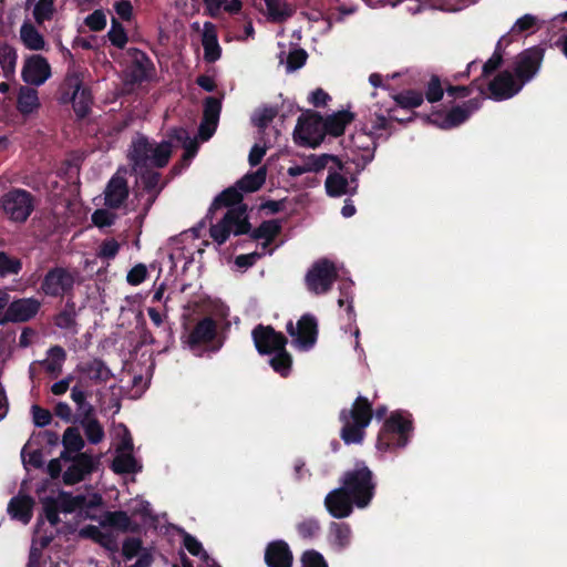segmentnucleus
<instances>
[{
	"instance_id": "obj_1",
	"label": "nucleus",
	"mask_w": 567,
	"mask_h": 567,
	"mask_svg": "<svg viewBox=\"0 0 567 567\" xmlns=\"http://www.w3.org/2000/svg\"><path fill=\"white\" fill-rule=\"evenodd\" d=\"M542 59L543 50L538 48H532L520 53L515 68L519 81L514 80L509 72L501 73L489 84L492 97L501 101L518 93L523 84L537 73Z\"/></svg>"
},
{
	"instance_id": "obj_2",
	"label": "nucleus",
	"mask_w": 567,
	"mask_h": 567,
	"mask_svg": "<svg viewBox=\"0 0 567 567\" xmlns=\"http://www.w3.org/2000/svg\"><path fill=\"white\" fill-rule=\"evenodd\" d=\"M172 155V145L169 142H150L144 136H137L133 142L128 153L134 172H143L148 168L164 167Z\"/></svg>"
},
{
	"instance_id": "obj_3",
	"label": "nucleus",
	"mask_w": 567,
	"mask_h": 567,
	"mask_svg": "<svg viewBox=\"0 0 567 567\" xmlns=\"http://www.w3.org/2000/svg\"><path fill=\"white\" fill-rule=\"evenodd\" d=\"M372 419L371 403L364 396H358L351 410L342 411L341 437L346 444L361 443L364 430Z\"/></svg>"
},
{
	"instance_id": "obj_4",
	"label": "nucleus",
	"mask_w": 567,
	"mask_h": 567,
	"mask_svg": "<svg viewBox=\"0 0 567 567\" xmlns=\"http://www.w3.org/2000/svg\"><path fill=\"white\" fill-rule=\"evenodd\" d=\"M342 484L358 507H365L373 497L374 484L371 471L363 464L344 474Z\"/></svg>"
},
{
	"instance_id": "obj_5",
	"label": "nucleus",
	"mask_w": 567,
	"mask_h": 567,
	"mask_svg": "<svg viewBox=\"0 0 567 567\" xmlns=\"http://www.w3.org/2000/svg\"><path fill=\"white\" fill-rule=\"evenodd\" d=\"M266 177L267 168L265 166L259 167L256 172L247 173L236 183L235 187L224 190L215 199L210 209H217L220 206H236L241 200V192L252 193L258 190L265 184Z\"/></svg>"
},
{
	"instance_id": "obj_6",
	"label": "nucleus",
	"mask_w": 567,
	"mask_h": 567,
	"mask_svg": "<svg viewBox=\"0 0 567 567\" xmlns=\"http://www.w3.org/2000/svg\"><path fill=\"white\" fill-rule=\"evenodd\" d=\"M114 436L121 442L116 445V454L112 463L115 473H136L141 471L138 461L133 455V442L128 430L123 424L113 429Z\"/></svg>"
},
{
	"instance_id": "obj_7",
	"label": "nucleus",
	"mask_w": 567,
	"mask_h": 567,
	"mask_svg": "<svg viewBox=\"0 0 567 567\" xmlns=\"http://www.w3.org/2000/svg\"><path fill=\"white\" fill-rule=\"evenodd\" d=\"M410 429L411 422L408 419L400 413H393L378 437L377 447L386 451L405 446Z\"/></svg>"
},
{
	"instance_id": "obj_8",
	"label": "nucleus",
	"mask_w": 567,
	"mask_h": 567,
	"mask_svg": "<svg viewBox=\"0 0 567 567\" xmlns=\"http://www.w3.org/2000/svg\"><path fill=\"white\" fill-rule=\"evenodd\" d=\"M230 206L223 219L210 228L212 238L219 245L224 244L230 234H243L247 228L245 209L241 206Z\"/></svg>"
},
{
	"instance_id": "obj_9",
	"label": "nucleus",
	"mask_w": 567,
	"mask_h": 567,
	"mask_svg": "<svg viewBox=\"0 0 567 567\" xmlns=\"http://www.w3.org/2000/svg\"><path fill=\"white\" fill-rule=\"evenodd\" d=\"M0 206L14 221H24L33 210V200L29 192L12 189L0 198Z\"/></svg>"
},
{
	"instance_id": "obj_10",
	"label": "nucleus",
	"mask_w": 567,
	"mask_h": 567,
	"mask_svg": "<svg viewBox=\"0 0 567 567\" xmlns=\"http://www.w3.org/2000/svg\"><path fill=\"white\" fill-rule=\"evenodd\" d=\"M63 102H72L79 116H84L90 107V93L82 86V80L76 71H69L63 83Z\"/></svg>"
},
{
	"instance_id": "obj_11",
	"label": "nucleus",
	"mask_w": 567,
	"mask_h": 567,
	"mask_svg": "<svg viewBox=\"0 0 567 567\" xmlns=\"http://www.w3.org/2000/svg\"><path fill=\"white\" fill-rule=\"evenodd\" d=\"M337 278L336 266L327 259L312 265L306 275V285L309 291L322 295L329 291Z\"/></svg>"
},
{
	"instance_id": "obj_12",
	"label": "nucleus",
	"mask_w": 567,
	"mask_h": 567,
	"mask_svg": "<svg viewBox=\"0 0 567 567\" xmlns=\"http://www.w3.org/2000/svg\"><path fill=\"white\" fill-rule=\"evenodd\" d=\"M84 501L82 496L73 497L68 493L56 492L54 496L44 497L42 504L47 519L56 525L60 513H72L83 507Z\"/></svg>"
},
{
	"instance_id": "obj_13",
	"label": "nucleus",
	"mask_w": 567,
	"mask_h": 567,
	"mask_svg": "<svg viewBox=\"0 0 567 567\" xmlns=\"http://www.w3.org/2000/svg\"><path fill=\"white\" fill-rule=\"evenodd\" d=\"M322 121L316 114L305 115L298 120L293 140L301 146L317 147L323 140Z\"/></svg>"
},
{
	"instance_id": "obj_14",
	"label": "nucleus",
	"mask_w": 567,
	"mask_h": 567,
	"mask_svg": "<svg viewBox=\"0 0 567 567\" xmlns=\"http://www.w3.org/2000/svg\"><path fill=\"white\" fill-rule=\"evenodd\" d=\"M78 278V271H71L64 268H54L45 275L41 289L47 296H63L73 288Z\"/></svg>"
},
{
	"instance_id": "obj_15",
	"label": "nucleus",
	"mask_w": 567,
	"mask_h": 567,
	"mask_svg": "<svg viewBox=\"0 0 567 567\" xmlns=\"http://www.w3.org/2000/svg\"><path fill=\"white\" fill-rule=\"evenodd\" d=\"M329 164H336L340 168V161L336 156L329 154H310L301 156L299 161H295L287 173L291 177L307 173H319L327 168Z\"/></svg>"
},
{
	"instance_id": "obj_16",
	"label": "nucleus",
	"mask_w": 567,
	"mask_h": 567,
	"mask_svg": "<svg viewBox=\"0 0 567 567\" xmlns=\"http://www.w3.org/2000/svg\"><path fill=\"white\" fill-rule=\"evenodd\" d=\"M327 168L329 175L326 179V189L329 196L340 197L355 192L357 181L354 177H348V172L341 163L340 168L336 164H329Z\"/></svg>"
},
{
	"instance_id": "obj_17",
	"label": "nucleus",
	"mask_w": 567,
	"mask_h": 567,
	"mask_svg": "<svg viewBox=\"0 0 567 567\" xmlns=\"http://www.w3.org/2000/svg\"><path fill=\"white\" fill-rule=\"evenodd\" d=\"M287 330L299 349L308 350L317 340V321L312 316H302L296 328L291 321L288 322Z\"/></svg>"
},
{
	"instance_id": "obj_18",
	"label": "nucleus",
	"mask_w": 567,
	"mask_h": 567,
	"mask_svg": "<svg viewBox=\"0 0 567 567\" xmlns=\"http://www.w3.org/2000/svg\"><path fill=\"white\" fill-rule=\"evenodd\" d=\"M25 83L40 86L51 76V66L48 60L39 54L25 59L21 72Z\"/></svg>"
},
{
	"instance_id": "obj_19",
	"label": "nucleus",
	"mask_w": 567,
	"mask_h": 567,
	"mask_svg": "<svg viewBox=\"0 0 567 567\" xmlns=\"http://www.w3.org/2000/svg\"><path fill=\"white\" fill-rule=\"evenodd\" d=\"M41 302L35 298H21L12 301L2 315L1 321L24 322L40 310Z\"/></svg>"
},
{
	"instance_id": "obj_20",
	"label": "nucleus",
	"mask_w": 567,
	"mask_h": 567,
	"mask_svg": "<svg viewBox=\"0 0 567 567\" xmlns=\"http://www.w3.org/2000/svg\"><path fill=\"white\" fill-rule=\"evenodd\" d=\"M252 339L260 353H276L286 344V338L270 327L258 326L252 331Z\"/></svg>"
},
{
	"instance_id": "obj_21",
	"label": "nucleus",
	"mask_w": 567,
	"mask_h": 567,
	"mask_svg": "<svg viewBox=\"0 0 567 567\" xmlns=\"http://www.w3.org/2000/svg\"><path fill=\"white\" fill-rule=\"evenodd\" d=\"M353 499L344 486L331 491L324 499L327 511L336 518L348 517L352 513Z\"/></svg>"
},
{
	"instance_id": "obj_22",
	"label": "nucleus",
	"mask_w": 567,
	"mask_h": 567,
	"mask_svg": "<svg viewBox=\"0 0 567 567\" xmlns=\"http://www.w3.org/2000/svg\"><path fill=\"white\" fill-rule=\"evenodd\" d=\"M478 102L470 101L465 107H454L446 115L433 114L431 122L441 128H452L465 122L470 114L478 109Z\"/></svg>"
},
{
	"instance_id": "obj_23",
	"label": "nucleus",
	"mask_w": 567,
	"mask_h": 567,
	"mask_svg": "<svg viewBox=\"0 0 567 567\" xmlns=\"http://www.w3.org/2000/svg\"><path fill=\"white\" fill-rule=\"evenodd\" d=\"M124 173L125 171H117L105 188V205L111 208L121 207L128 196Z\"/></svg>"
},
{
	"instance_id": "obj_24",
	"label": "nucleus",
	"mask_w": 567,
	"mask_h": 567,
	"mask_svg": "<svg viewBox=\"0 0 567 567\" xmlns=\"http://www.w3.org/2000/svg\"><path fill=\"white\" fill-rule=\"evenodd\" d=\"M220 113V102L215 97H207L204 107V118L199 126V137L207 141L214 134Z\"/></svg>"
},
{
	"instance_id": "obj_25",
	"label": "nucleus",
	"mask_w": 567,
	"mask_h": 567,
	"mask_svg": "<svg viewBox=\"0 0 567 567\" xmlns=\"http://www.w3.org/2000/svg\"><path fill=\"white\" fill-rule=\"evenodd\" d=\"M94 461L86 454H80L76 456L72 464L66 468L63 474V481L65 484L72 485L84 478L85 475L93 471Z\"/></svg>"
},
{
	"instance_id": "obj_26",
	"label": "nucleus",
	"mask_w": 567,
	"mask_h": 567,
	"mask_svg": "<svg viewBox=\"0 0 567 567\" xmlns=\"http://www.w3.org/2000/svg\"><path fill=\"white\" fill-rule=\"evenodd\" d=\"M216 334V323L210 318L200 320L193 331L188 334L186 343L190 350L195 351L200 344L208 343Z\"/></svg>"
},
{
	"instance_id": "obj_27",
	"label": "nucleus",
	"mask_w": 567,
	"mask_h": 567,
	"mask_svg": "<svg viewBox=\"0 0 567 567\" xmlns=\"http://www.w3.org/2000/svg\"><path fill=\"white\" fill-rule=\"evenodd\" d=\"M80 536L90 538L111 551H115L117 549L116 535L112 530L106 529V527H102V525L85 526L80 530Z\"/></svg>"
},
{
	"instance_id": "obj_28",
	"label": "nucleus",
	"mask_w": 567,
	"mask_h": 567,
	"mask_svg": "<svg viewBox=\"0 0 567 567\" xmlns=\"http://www.w3.org/2000/svg\"><path fill=\"white\" fill-rule=\"evenodd\" d=\"M266 563L269 567H291L292 554L285 542L271 543L265 555Z\"/></svg>"
},
{
	"instance_id": "obj_29",
	"label": "nucleus",
	"mask_w": 567,
	"mask_h": 567,
	"mask_svg": "<svg viewBox=\"0 0 567 567\" xmlns=\"http://www.w3.org/2000/svg\"><path fill=\"white\" fill-rule=\"evenodd\" d=\"M202 43L204 48V59L207 62H215L220 58L221 48L218 43L216 27L212 22L204 23Z\"/></svg>"
},
{
	"instance_id": "obj_30",
	"label": "nucleus",
	"mask_w": 567,
	"mask_h": 567,
	"mask_svg": "<svg viewBox=\"0 0 567 567\" xmlns=\"http://www.w3.org/2000/svg\"><path fill=\"white\" fill-rule=\"evenodd\" d=\"M20 40L31 51H41L47 47L44 37L29 21L23 22L20 28Z\"/></svg>"
},
{
	"instance_id": "obj_31",
	"label": "nucleus",
	"mask_w": 567,
	"mask_h": 567,
	"mask_svg": "<svg viewBox=\"0 0 567 567\" xmlns=\"http://www.w3.org/2000/svg\"><path fill=\"white\" fill-rule=\"evenodd\" d=\"M78 371L82 379H89L95 382L109 380L111 372L109 368L100 360H92L79 365Z\"/></svg>"
},
{
	"instance_id": "obj_32",
	"label": "nucleus",
	"mask_w": 567,
	"mask_h": 567,
	"mask_svg": "<svg viewBox=\"0 0 567 567\" xmlns=\"http://www.w3.org/2000/svg\"><path fill=\"white\" fill-rule=\"evenodd\" d=\"M33 499L29 496H17L11 499L8 511L14 519L28 524L32 517Z\"/></svg>"
},
{
	"instance_id": "obj_33",
	"label": "nucleus",
	"mask_w": 567,
	"mask_h": 567,
	"mask_svg": "<svg viewBox=\"0 0 567 567\" xmlns=\"http://www.w3.org/2000/svg\"><path fill=\"white\" fill-rule=\"evenodd\" d=\"M203 2L212 17H217L223 11L236 14L243 8L241 0H203Z\"/></svg>"
},
{
	"instance_id": "obj_34",
	"label": "nucleus",
	"mask_w": 567,
	"mask_h": 567,
	"mask_svg": "<svg viewBox=\"0 0 567 567\" xmlns=\"http://www.w3.org/2000/svg\"><path fill=\"white\" fill-rule=\"evenodd\" d=\"M102 527H112L120 532L135 530V526L132 525L128 515L125 512H109L102 520Z\"/></svg>"
},
{
	"instance_id": "obj_35",
	"label": "nucleus",
	"mask_w": 567,
	"mask_h": 567,
	"mask_svg": "<svg viewBox=\"0 0 567 567\" xmlns=\"http://www.w3.org/2000/svg\"><path fill=\"white\" fill-rule=\"evenodd\" d=\"M353 116L349 112H338L326 120L323 133L327 132L333 136H339L344 132L346 126L352 121Z\"/></svg>"
},
{
	"instance_id": "obj_36",
	"label": "nucleus",
	"mask_w": 567,
	"mask_h": 567,
	"mask_svg": "<svg viewBox=\"0 0 567 567\" xmlns=\"http://www.w3.org/2000/svg\"><path fill=\"white\" fill-rule=\"evenodd\" d=\"M40 106L38 92L31 87H21L18 95V109L23 114H31Z\"/></svg>"
},
{
	"instance_id": "obj_37",
	"label": "nucleus",
	"mask_w": 567,
	"mask_h": 567,
	"mask_svg": "<svg viewBox=\"0 0 567 567\" xmlns=\"http://www.w3.org/2000/svg\"><path fill=\"white\" fill-rule=\"evenodd\" d=\"M265 3L271 21H284L293 13V7L286 0H265Z\"/></svg>"
},
{
	"instance_id": "obj_38",
	"label": "nucleus",
	"mask_w": 567,
	"mask_h": 567,
	"mask_svg": "<svg viewBox=\"0 0 567 567\" xmlns=\"http://www.w3.org/2000/svg\"><path fill=\"white\" fill-rule=\"evenodd\" d=\"M330 542L338 549H343L350 544L351 528L348 524L331 523L329 527Z\"/></svg>"
},
{
	"instance_id": "obj_39",
	"label": "nucleus",
	"mask_w": 567,
	"mask_h": 567,
	"mask_svg": "<svg viewBox=\"0 0 567 567\" xmlns=\"http://www.w3.org/2000/svg\"><path fill=\"white\" fill-rule=\"evenodd\" d=\"M65 358V351L61 347L55 346L49 349L48 357L43 360L42 364L48 372L58 374L62 370Z\"/></svg>"
},
{
	"instance_id": "obj_40",
	"label": "nucleus",
	"mask_w": 567,
	"mask_h": 567,
	"mask_svg": "<svg viewBox=\"0 0 567 567\" xmlns=\"http://www.w3.org/2000/svg\"><path fill=\"white\" fill-rule=\"evenodd\" d=\"M62 443L64 452L61 454V458H66L68 453H75L82 450L84 441L75 427H68L63 434Z\"/></svg>"
},
{
	"instance_id": "obj_41",
	"label": "nucleus",
	"mask_w": 567,
	"mask_h": 567,
	"mask_svg": "<svg viewBox=\"0 0 567 567\" xmlns=\"http://www.w3.org/2000/svg\"><path fill=\"white\" fill-rule=\"evenodd\" d=\"M280 231V225L276 220H268L262 223L254 233L255 238L262 239V250L266 251L267 246Z\"/></svg>"
},
{
	"instance_id": "obj_42",
	"label": "nucleus",
	"mask_w": 567,
	"mask_h": 567,
	"mask_svg": "<svg viewBox=\"0 0 567 567\" xmlns=\"http://www.w3.org/2000/svg\"><path fill=\"white\" fill-rule=\"evenodd\" d=\"M390 107H385L384 110L380 109L379 111H374L373 116L370 118V134L381 136L382 132L388 128L389 118H390Z\"/></svg>"
},
{
	"instance_id": "obj_43",
	"label": "nucleus",
	"mask_w": 567,
	"mask_h": 567,
	"mask_svg": "<svg viewBox=\"0 0 567 567\" xmlns=\"http://www.w3.org/2000/svg\"><path fill=\"white\" fill-rule=\"evenodd\" d=\"M55 0H39L33 9V18L38 24H43L53 18Z\"/></svg>"
},
{
	"instance_id": "obj_44",
	"label": "nucleus",
	"mask_w": 567,
	"mask_h": 567,
	"mask_svg": "<svg viewBox=\"0 0 567 567\" xmlns=\"http://www.w3.org/2000/svg\"><path fill=\"white\" fill-rule=\"evenodd\" d=\"M55 326L64 331L65 334L74 336L78 333L75 315L73 311L64 310L55 317Z\"/></svg>"
},
{
	"instance_id": "obj_45",
	"label": "nucleus",
	"mask_w": 567,
	"mask_h": 567,
	"mask_svg": "<svg viewBox=\"0 0 567 567\" xmlns=\"http://www.w3.org/2000/svg\"><path fill=\"white\" fill-rule=\"evenodd\" d=\"M270 365L282 377H286L289 373L291 368V358L285 351V348L275 353V355L270 359Z\"/></svg>"
},
{
	"instance_id": "obj_46",
	"label": "nucleus",
	"mask_w": 567,
	"mask_h": 567,
	"mask_svg": "<svg viewBox=\"0 0 567 567\" xmlns=\"http://www.w3.org/2000/svg\"><path fill=\"white\" fill-rule=\"evenodd\" d=\"M352 146L363 151L362 158L370 161L372 158L373 142L369 134L364 132L357 133L351 140Z\"/></svg>"
},
{
	"instance_id": "obj_47",
	"label": "nucleus",
	"mask_w": 567,
	"mask_h": 567,
	"mask_svg": "<svg viewBox=\"0 0 567 567\" xmlns=\"http://www.w3.org/2000/svg\"><path fill=\"white\" fill-rule=\"evenodd\" d=\"M138 176V182L150 192L157 193L158 183H159V174L153 168L144 169L141 172H135Z\"/></svg>"
},
{
	"instance_id": "obj_48",
	"label": "nucleus",
	"mask_w": 567,
	"mask_h": 567,
	"mask_svg": "<svg viewBox=\"0 0 567 567\" xmlns=\"http://www.w3.org/2000/svg\"><path fill=\"white\" fill-rule=\"evenodd\" d=\"M82 425L85 435L91 443L96 444L104 437V431L96 420L87 419L82 423Z\"/></svg>"
},
{
	"instance_id": "obj_49",
	"label": "nucleus",
	"mask_w": 567,
	"mask_h": 567,
	"mask_svg": "<svg viewBox=\"0 0 567 567\" xmlns=\"http://www.w3.org/2000/svg\"><path fill=\"white\" fill-rule=\"evenodd\" d=\"M394 100L402 107H417L423 102V95L416 91H406L395 95Z\"/></svg>"
},
{
	"instance_id": "obj_50",
	"label": "nucleus",
	"mask_w": 567,
	"mask_h": 567,
	"mask_svg": "<svg viewBox=\"0 0 567 567\" xmlns=\"http://www.w3.org/2000/svg\"><path fill=\"white\" fill-rule=\"evenodd\" d=\"M146 547L142 546V542L138 538L131 537L124 540L122 545V555L125 560L136 558Z\"/></svg>"
},
{
	"instance_id": "obj_51",
	"label": "nucleus",
	"mask_w": 567,
	"mask_h": 567,
	"mask_svg": "<svg viewBox=\"0 0 567 567\" xmlns=\"http://www.w3.org/2000/svg\"><path fill=\"white\" fill-rule=\"evenodd\" d=\"M110 41L117 48H124L127 43V35L124 28L116 19H112L111 29L107 33Z\"/></svg>"
},
{
	"instance_id": "obj_52",
	"label": "nucleus",
	"mask_w": 567,
	"mask_h": 567,
	"mask_svg": "<svg viewBox=\"0 0 567 567\" xmlns=\"http://www.w3.org/2000/svg\"><path fill=\"white\" fill-rule=\"evenodd\" d=\"M538 19L533 14H525L516 20L514 25L511 29L513 34H518L523 32L532 31L536 24Z\"/></svg>"
},
{
	"instance_id": "obj_53",
	"label": "nucleus",
	"mask_w": 567,
	"mask_h": 567,
	"mask_svg": "<svg viewBox=\"0 0 567 567\" xmlns=\"http://www.w3.org/2000/svg\"><path fill=\"white\" fill-rule=\"evenodd\" d=\"M297 529L302 538H312L319 533L320 524L315 518H308L299 523Z\"/></svg>"
},
{
	"instance_id": "obj_54",
	"label": "nucleus",
	"mask_w": 567,
	"mask_h": 567,
	"mask_svg": "<svg viewBox=\"0 0 567 567\" xmlns=\"http://www.w3.org/2000/svg\"><path fill=\"white\" fill-rule=\"evenodd\" d=\"M17 63V53L9 47L0 48V64L6 72H12Z\"/></svg>"
},
{
	"instance_id": "obj_55",
	"label": "nucleus",
	"mask_w": 567,
	"mask_h": 567,
	"mask_svg": "<svg viewBox=\"0 0 567 567\" xmlns=\"http://www.w3.org/2000/svg\"><path fill=\"white\" fill-rule=\"evenodd\" d=\"M146 277L147 267L144 264H137L127 272L126 280L131 286H138Z\"/></svg>"
},
{
	"instance_id": "obj_56",
	"label": "nucleus",
	"mask_w": 567,
	"mask_h": 567,
	"mask_svg": "<svg viewBox=\"0 0 567 567\" xmlns=\"http://www.w3.org/2000/svg\"><path fill=\"white\" fill-rule=\"evenodd\" d=\"M85 24L92 31H101L106 25V16L102 10H95L85 18Z\"/></svg>"
},
{
	"instance_id": "obj_57",
	"label": "nucleus",
	"mask_w": 567,
	"mask_h": 567,
	"mask_svg": "<svg viewBox=\"0 0 567 567\" xmlns=\"http://www.w3.org/2000/svg\"><path fill=\"white\" fill-rule=\"evenodd\" d=\"M275 115L276 111L272 107H265L254 114L252 122L256 126L264 128L274 120Z\"/></svg>"
},
{
	"instance_id": "obj_58",
	"label": "nucleus",
	"mask_w": 567,
	"mask_h": 567,
	"mask_svg": "<svg viewBox=\"0 0 567 567\" xmlns=\"http://www.w3.org/2000/svg\"><path fill=\"white\" fill-rule=\"evenodd\" d=\"M302 567H328L324 558L316 550H308L302 556Z\"/></svg>"
},
{
	"instance_id": "obj_59",
	"label": "nucleus",
	"mask_w": 567,
	"mask_h": 567,
	"mask_svg": "<svg viewBox=\"0 0 567 567\" xmlns=\"http://www.w3.org/2000/svg\"><path fill=\"white\" fill-rule=\"evenodd\" d=\"M132 512L134 515H140L145 523L152 518L150 503L141 498H135L132 501Z\"/></svg>"
},
{
	"instance_id": "obj_60",
	"label": "nucleus",
	"mask_w": 567,
	"mask_h": 567,
	"mask_svg": "<svg viewBox=\"0 0 567 567\" xmlns=\"http://www.w3.org/2000/svg\"><path fill=\"white\" fill-rule=\"evenodd\" d=\"M115 220V215L106 209H97L92 215V221L97 227L111 226Z\"/></svg>"
},
{
	"instance_id": "obj_61",
	"label": "nucleus",
	"mask_w": 567,
	"mask_h": 567,
	"mask_svg": "<svg viewBox=\"0 0 567 567\" xmlns=\"http://www.w3.org/2000/svg\"><path fill=\"white\" fill-rule=\"evenodd\" d=\"M307 54L303 50H293L289 53L287 60V70L292 72L306 63Z\"/></svg>"
},
{
	"instance_id": "obj_62",
	"label": "nucleus",
	"mask_w": 567,
	"mask_h": 567,
	"mask_svg": "<svg viewBox=\"0 0 567 567\" xmlns=\"http://www.w3.org/2000/svg\"><path fill=\"white\" fill-rule=\"evenodd\" d=\"M21 268V264L16 260L9 258L6 254L0 252V274H17Z\"/></svg>"
},
{
	"instance_id": "obj_63",
	"label": "nucleus",
	"mask_w": 567,
	"mask_h": 567,
	"mask_svg": "<svg viewBox=\"0 0 567 567\" xmlns=\"http://www.w3.org/2000/svg\"><path fill=\"white\" fill-rule=\"evenodd\" d=\"M22 460L25 465L40 467L43 464L42 453L38 450L29 451L28 446L22 450Z\"/></svg>"
},
{
	"instance_id": "obj_64",
	"label": "nucleus",
	"mask_w": 567,
	"mask_h": 567,
	"mask_svg": "<svg viewBox=\"0 0 567 567\" xmlns=\"http://www.w3.org/2000/svg\"><path fill=\"white\" fill-rule=\"evenodd\" d=\"M33 422L37 426L42 427L50 423L51 414L48 410L42 409L38 405L31 408Z\"/></svg>"
}]
</instances>
